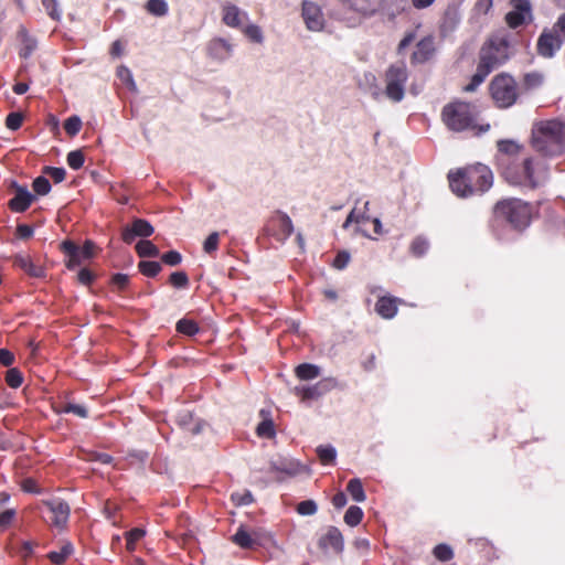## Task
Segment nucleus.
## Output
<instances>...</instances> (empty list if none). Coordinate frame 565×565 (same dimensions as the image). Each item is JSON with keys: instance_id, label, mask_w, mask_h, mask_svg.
Here are the masks:
<instances>
[{"instance_id": "1", "label": "nucleus", "mask_w": 565, "mask_h": 565, "mask_svg": "<svg viewBox=\"0 0 565 565\" xmlns=\"http://www.w3.org/2000/svg\"><path fill=\"white\" fill-rule=\"evenodd\" d=\"M500 173L510 185L535 190L546 183L550 169L542 160L525 157L521 161L504 160Z\"/></svg>"}, {"instance_id": "2", "label": "nucleus", "mask_w": 565, "mask_h": 565, "mask_svg": "<svg viewBox=\"0 0 565 565\" xmlns=\"http://www.w3.org/2000/svg\"><path fill=\"white\" fill-rule=\"evenodd\" d=\"M449 186L457 196L483 194L493 184L491 169L482 163L470 164L448 173Z\"/></svg>"}, {"instance_id": "3", "label": "nucleus", "mask_w": 565, "mask_h": 565, "mask_svg": "<svg viewBox=\"0 0 565 565\" xmlns=\"http://www.w3.org/2000/svg\"><path fill=\"white\" fill-rule=\"evenodd\" d=\"M530 145L544 158L565 153V122L559 119H544L533 124Z\"/></svg>"}, {"instance_id": "4", "label": "nucleus", "mask_w": 565, "mask_h": 565, "mask_svg": "<svg viewBox=\"0 0 565 565\" xmlns=\"http://www.w3.org/2000/svg\"><path fill=\"white\" fill-rule=\"evenodd\" d=\"M441 121L452 132L472 131L480 136L490 129L489 124H479V110L477 106L460 99L446 104L441 109Z\"/></svg>"}, {"instance_id": "5", "label": "nucleus", "mask_w": 565, "mask_h": 565, "mask_svg": "<svg viewBox=\"0 0 565 565\" xmlns=\"http://www.w3.org/2000/svg\"><path fill=\"white\" fill-rule=\"evenodd\" d=\"M534 206L519 198H504L492 207V221L507 224L516 232L525 231L532 223Z\"/></svg>"}, {"instance_id": "6", "label": "nucleus", "mask_w": 565, "mask_h": 565, "mask_svg": "<svg viewBox=\"0 0 565 565\" xmlns=\"http://www.w3.org/2000/svg\"><path fill=\"white\" fill-rule=\"evenodd\" d=\"M509 47L505 36L490 38L480 50L479 64L492 72L509 60Z\"/></svg>"}, {"instance_id": "7", "label": "nucleus", "mask_w": 565, "mask_h": 565, "mask_svg": "<svg viewBox=\"0 0 565 565\" xmlns=\"http://www.w3.org/2000/svg\"><path fill=\"white\" fill-rule=\"evenodd\" d=\"M490 95L499 108H508L515 104L519 97L515 79L507 74L495 75L489 85Z\"/></svg>"}, {"instance_id": "8", "label": "nucleus", "mask_w": 565, "mask_h": 565, "mask_svg": "<svg viewBox=\"0 0 565 565\" xmlns=\"http://www.w3.org/2000/svg\"><path fill=\"white\" fill-rule=\"evenodd\" d=\"M408 70L404 62L391 64L384 73L385 96L393 103L404 98Z\"/></svg>"}, {"instance_id": "9", "label": "nucleus", "mask_w": 565, "mask_h": 565, "mask_svg": "<svg viewBox=\"0 0 565 565\" xmlns=\"http://www.w3.org/2000/svg\"><path fill=\"white\" fill-rule=\"evenodd\" d=\"M43 520L58 530H64L67 525L71 508L68 503L60 498L44 500L41 503Z\"/></svg>"}, {"instance_id": "10", "label": "nucleus", "mask_w": 565, "mask_h": 565, "mask_svg": "<svg viewBox=\"0 0 565 565\" xmlns=\"http://www.w3.org/2000/svg\"><path fill=\"white\" fill-rule=\"evenodd\" d=\"M60 249L67 257L66 267L71 270L78 267L83 262L94 257L96 245L92 241H86L82 247L73 241H64L60 245Z\"/></svg>"}, {"instance_id": "11", "label": "nucleus", "mask_w": 565, "mask_h": 565, "mask_svg": "<svg viewBox=\"0 0 565 565\" xmlns=\"http://www.w3.org/2000/svg\"><path fill=\"white\" fill-rule=\"evenodd\" d=\"M292 232L294 224L291 218L279 210L275 211L264 225V233L280 243L288 239Z\"/></svg>"}, {"instance_id": "12", "label": "nucleus", "mask_w": 565, "mask_h": 565, "mask_svg": "<svg viewBox=\"0 0 565 565\" xmlns=\"http://www.w3.org/2000/svg\"><path fill=\"white\" fill-rule=\"evenodd\" d=\"M513 8L505 14V22L511 29H516L532 21V6L530 0H510Z\"/></svg>"}, {"instance_id": "13", "label": "nucleus", "mask_w": 565, "mask_h": 565, "mask_svg": "<svg viewBox=\"0 0 565 565\" xmlns=\"http://www.w3.org/2000/svg\"><path fill=\"white\" fill-rule=\"evenodd\" d=\"M10 189L14 191V196L8 202V207L14 213L25 212L35 201V195L17 181H11Z\"/></svg>"}, {"instance_id": "14", "label": "nucleus", "mask_w": 565, "mask_h": 565, "mask_svg": "<svg viewBox=\"0 0 565 565\" xmlns=\"http://www.w3.org/2000/svg\"><path fill=\"white\" fill-rule=\"evenodd\" d=\"M332 388L330 380L323 379L312 385H297L294 387V394L300 398L301 402L317 401Z\"/></svg>"}, {"instance_id": "15", "label": "nucleus", "mask_w": 565, "mask_h": 565, "mask_svg": "<svg viewBox=\"0 0 565 565\" xmlns=\"http://www.w3.org/2000/svg\"><path fill=\"white\" fill-rule=\"evenodd\" d=\"M563 43L564 40L559 34L545 29L537 39V53L545 58H551L562 47Z\"/></svg>"}, {"instance_id": "16", "label": "nucleus", "mask_w": 565, "mask_h": 565, "mask_svg": "<svg viewBox=\"0 0 565 565\" xmlns=\"http://www.w3.org/2000/svg\"><path fill=\"white\" fill-rule=\"evenodd\" d=\"M153 226L143 218H135L129 226L121 232V238L126 244H131L136 237H149L153 234Z\"/></svg>"}, {"instance_id": "17", "label": "nucleus", "mask_w": 565, "mask_h": 565, "mask_svg": "<svg viewBox=\"0 0 565 565\" xmlns=\"http://www.w3.org/2000/svg\"><path fill=\"white\" fill-rule=\"evenodd\" d=\"M318 546L324 552L331 550L335 554H341L344 548L341 531L335 526H328L326 533L318 540Z\"/></svg>"}, {"instance_id": "18", "label": "nucleus", "mask_w": 565, "mask_h": 565, "mask_svg": "<svg viewBox=\"0 0 565 565\" xmlns=\"http://www.w3.org/2000/svg\"><path fill=\"white\" fill-rule=\"evenodd\" d=\"M302 18L307 28L311 31H319L323 28V14L320 7L309 0L302 1Z\"/></svg>"}, {"instance_id": "19", "label": "nucleus", "mask_w": 565, "mask_h": 565, "mask_svg": "<svg viewBox=\"0 0 565 565\" xmlns=\"http://www.w3.org/2000/svg\"><path fill=\"white\" fill-rule=\"evenodd\" d=\"M435 52V38L433 35H427L416 44L411 56V63L413 65L424 64L433 58Z\"/></svg>"}, {"instance_id": "20", "label": "nucleus", "mask_w": 565, "mask_h": 565, "mask_svg": "<svg viewBox=\"0 0 565 565\" xmlns=\"http://www.w3.org/2000/svg\"><path fill=\"white\" fill-rule=\"evenodd\" d=\"M247 19V13L237 6L226 2L222 6V21L225 25L239 29L243 21Z\"/></svg>"}, {"instance_id": "21", "label": "nucleus", "mask_w": 565, "mask_h": 565, "mask_svg": "<svg viewBox=\"0 0 565 565\" xmlns=\"http://www.w3.org/2000/svg\"><path fill=\"white\" fill-rule=\"evenodd\" d=\"M499 156L498 163L500 170H502V163L504 160L509 159V161H515L516 156L522 151L523 146L518 143L514 140L510 139H501L497 142Z\"/></svg>"}, {"instance_id": "22", "label": "nucleus", "mask_w": 565, "mask_h": 565, "mask_svg": "<svg viewBox=\"0 0 565 565\" xmlns=\"http://www.w3.org/2000/svg\"><path fill=\"white\" fill-rule=\"evenodd\" d=\"M13 265L31 277L42 278L45 276V269L41 265L35 264L28 254H17L13 257Z\"/></svg>"}, {"instance_id": "23", "label": "nucleus", "mask_w": 565, "mask_h": 565, "mask_svg": "<svg viewBox=\"0 0 565 565\" xmlns=\"http://www.w3.org/2000/svg\"><path fill=\"white\" fill-rule=\"evenodd\" d=\"M398 298L392 296L380 297L375 303V311L384 319H392L397 313Z\"/></svg>"}, {"instance_id": "24", "label": "nucleus", "mask_w": 565, "mask_h": 565, "mask_svg": "<svg viewBox=\"0 0 565 565\" xmlns=\"http://www.w3.org/2000/svg\"><path fill=\"white\" fill-rule=\"evenodd\" d=\"M18 39L20 41L19 56L28 60L36 50L38 42L29 34L24 26H20L18 30Z\"/></svg>"}, {"instance_id": "25", "label": "nucleus", "mask_w": 565, "mask_h": 565, "mask_svg": "<svg viewBox=\"0 0 565 565\" xmlns=\"http://www.w3.org/2000/svg\"><path fill=\"white\" fill-rule=\"evenodd\" d=\"M270 471L282 472L288 477H295L301 472V465L296 460L282 458L270 462Z\"/></svg>"}, {"instance_id": "26", "label": "nucleus", "mask_w": 565, "mask_h": 565, "mask_svg": "<svg viewBox=\"0 0 565 565\" xmlns=\"http://www.w3.org/2000/svg\"><path fill=\"white\" fill-rule=\"evenodd\" d=\"M209 55L218 61L228 58L232 54V45L224 39H214L209 44Z\"/></svg>"}, {"instance_id": "27", "label": "nucleus", "mask_w": 565, "mask_h": 565, "mask_svg": "<svg viewBox=\"0 0 565 565\" xmlns=\"http://www.w3.org/2000/svg\"><path fill=\"white\" fill-rule=\"evenodd\" d=\"M295 375L300 381H311L320 376V367L311 363H302L295 367Z\"/></svg>"}, {"instance_id": "28", "label": "nucleus", "mask_w": 565, "mask_h": 565, "mask_svg": "<svg viewBox=\"0 0 565 565\" xmlns=\"http://www.w3.org/2000/svg\"><path fill=\"white\" fill-rule=\"evenodd\" d=\"M73 552V544L71 542H65L60 551L50 552L47 554V558L55 565H63Z\"/></svg>"}, {"instance_id": "29", "label": "nucleus", "mask_w": 565, "mask_h": 565, "mask_svg": "<svg viewBox=\"0 0 565 565\" xmlns=\"http://www.w3.org/2000/svg\"><path fill=\"white\" fill-rule=\"evenodd\" d=\"M347 491L356 502H364L366 500L362 481L359 478H353L348 482Z\"/></svg>"}, {"instance_id": "30", "label": "nucleus", "mask_w": 565, "mask_h": 565, "mask_svg": "<svg viewBox=\"0 0 565 565\" xmlns=\"http://www.w3.org/2000/svg\"><path fill=\"white\" fill-rule=\"evenodd\" d=\"M136 253L139 257H158L160 255L159 248L148 239H141L136 244Z\"/></svg>"}, {"instance_id": "31", "label": "nucleus", "mask_w": 565, "mask_h": 565, "mask_svg": "<svg viewBox=\"0 0 565 565\" xmlns=\"http://www.w3.org/2000/svg\"><path fill=\"white\" fill-rule=\"evenodd\" d=\"M175 329L179 333L189 337L195 335L200 331L199 324L194 320L188 318L180 319L177 322Z\"/></svg>"}, {"instance_id": "32", "label": "nucleus", "mask_w": 565, "mask_h": 565, "mask_svg": "<svg viewBox=\"0 0 565 565\" xmlns=\"http://www.w3.org/2000/svg\"><path fill=\"white\" fill-rule=\"evenodd\" d=\"M147 12L154 17H164L169 7L164 0H148L145 6Z\"/></svg>"}, {"instance_id": "33", "label": "nucleus", "mask_w": 565, "mask_h": 565, "mask_svg": "<svg viewBox=\"0 0 565 565\" xmlns=\"http://www.w3.org/2000/svg\"><path fill=\"white\" fill-rule=\"evenodd\" d=\"M256 434L262 438H274L276 430L271 418L265 417L256 427Z\"/></svg>"}, {"instance_id": "34", "label": "nucleus", "mask_w": 565, "mask_h": 565, "mask_svg": "<svg viewBox=\"0 0 565 565\" xmlns=\"http://www.w3.org/2000/svg\"><path fill=\"white\" fill-rule=\"evenodd\" d=\"M146 534V531L140 527H134L130 531L125 533L126 537V548L128 552H134L136 550V544L140 541Z\"/></svg>"}, {"instance_id": "35", "label": "nucleus", "mask_w": 565, "mask_h": 565, "mask_svg": "<svg viewBox=\"0 0 565 565\" xmlns=\"http://www.w3.org/2000/svg\"><path fill=\"white\" fill-rule=\"evenodd\" d=\"M232 541L242 548H252L255 544L250 534L242 526L233 535Z\"/></svg>"}, {"instance_id": "36", "label": "nucleus", "mask_w": 565, "mask_h": 565, "mask_svg": "<svg viewBox=\"0 0 565 565\" xmlns=\"http://www.w3.org/2000/svg\"><path fill=\"white\" fill-rule=\"evenodd\" d=\"M139 271L146 277H156L162 269L161 264L154 260H141L138 264Z\"/></svg>"}, {"instance_id": "37", "label": "nucleus", "mask_w": 565, "mask_h": 565, "mask_svg": "<svg viewBox=\"0 0 565 565\" xmlns=\"http://www.w3.org/2000/svg\"><path fill=\"white\" fill-rule=\"evenodd\" d=\"M363 511L358 505H351L344 513L343 520L349 526H356L363 519Z\"/></svg>"}, {"instance_id": "38", "label": "nucleus", "mask_w": 565, "mask_h": 565, "mask_svg": "<svg viewBox=\"0 0 565 565\" xmlns=\"http://www.w3.org/2000/svg\"><path fill=\"white\" fill-rule=\"evenodd\" d=\"M317 455L322 465H333L337 458V451L330 445L319 446L317 448Z\"/></svg>"}, {"instance_id": "39", "label": "nucleus", "mask_w": 565, "mask_h": 565, "mask_svg": "<svg viewBox=\"0 0 565 565\" xmlns=\"http://www.w3.org/2000/svg\"><path fill=\"white\" fill-rule=\"evenodd\" d=\"M6 383L11 388H19L23 383V374L18 367H11L6 373Z\"/></svg>"}, {"instance_id": "40", "label": "nucleus", "mask_w": 565, "mask_h": 565, "mask_svg": "<svg viewBox=\"0 0 565 565\" xmlns=\"http://www.w3.org/2000/svg\"><path fill=\"white\" fill-rule=\"evenodd\" d=\"M428 247V242L424 237L417 236L413 239L409 246V250L415 257H422L423 255L426 254Z\"/></svg>"}, {"instance_id": "41", "label": "nucleus", "mask_w": 565, "mask_h": 565, "mask_svg": "<svg viewBox=\"0 0 565 565\" xmlns=\"http://www.w3.org/2000/svg\"><path fill=\"white\" fill-rule=\"evenodd\" d=\"M434 556L440 562H448L454 557V551L448 544H438L433 550Z\"/></svg>"}, {"instance_id": "42", "label": "nucleus", "mask_w": 565, "mask_h": 565, "mask_svg": "<svg viewBox=\"0 0 565 565\" xmlns=\"http://www.w3.org/2000/svg\"><path fill=\"white\" fill-rule=\"evenodd\" d=\"M67 164L73 170H78L84 166L85 156L82 150H73L66 157Z\"/></svg>"}, {"instance_id": "43", "label": "nucleus", "mask_w": 565, "mask_h": 565, "mask_svg": "<svg viewBox=\"0 0 565 565\" xmlns=\"http://www.w3.org/2000/svg\"><path fill=\"white\" fill-rule=\"evenodd\" d=\"M41 2L45 9V12L52 20H61L62 11L60 10L57 0H41Z\"/></svg>"}, {"instance_id": "44", "label": "nucleus", "mask_w": 565, "mask_h": 565, "mask_svg": "<svg viewBox=\"0 0 565 565\" xmlns=\"http://www.w3.org/2000/svg\"><path fill=\"white\" fill-rule=\"evenodd\" d=\"M32 188L35 194L46 195L51 191V183L49 179H46L43 175H40L33 180Z\"/></svg>"}, {"instance_id": "45", "label": "nucleus", "mask_w": 565, "mask_h": 565, "mask_svg": "<svg viewBox=\"0 0 565 565\" xmlns=\"http://www.w3.org/2000/svg\"><path fill=\"white\" fill-rule=\"evenodd\" d=\"M169 284L179 289L186 288L189 286V277L185 271H174L169 277Z\"/></svg>"}, {"instance_id": "46", "label": "nucleus", "mask_w": 565, "mask_h": 565, "mask_svg": "<svg viewBox=\"0 0 565 565\" xmlns=\"http://www.w3.org/2000/svg\"><path fill=\"white\" fill-rule=\"evenodd\" d=\"M81 128H82V120L76 115L68 117L64 121V129H65L66 134L71 137L76 136L79 132Z\"/></svg>"}, {"instance_id": "47", "label": "nucleus", "mask_w": 565, "mask_h": 565, "mask_svg": "<svg viewBox=\"0 0 565 565\" xmlns=\"http://www.w3.org/2000/svg\"><path fill=\"white\" fill-rule=\"evenodd\" d=\"M543 75L539 72L526 73L523 77V84L527 89H533L542 85Z\"/></svg>"}, {"instance_id": "48", "label": "nucleus", "mask_w": 565, "mask_h": 565, "mask_svg": "<svg viewBox=\"0 0 565 565\" xmlns=\"http://www.w3.org/2000/svg\"><path fill=\"white\" fill-rule=\"evenodd\" d=\"M369 221H371V217L365 212L356 213L355 209H353L347 216L342 227L348 228L351 223L362 224Z\"/></svg>"}, {"instance_id": "49", "label": "nucleus", "mask_w": 565, "mask_h": 565, "mask_svg": "<svg viewBox=\"0 0 565 565\" xmlns=\"http://www.w3.org/2000/svg\"><path fill=\"white\" fill-rule=\"evenodd\" d=\"M318 510L317 503L313 500H303L297 504L296 511L300 515H313Z\"/></svg>"}, {"instance_id": "50", "label": "nucleus", "mask_w": 565, "mask_h": 565, "mask_svg": "<svg viewBox=\"0 0 565 565\" xmlns=\"http://www.w3.org/2000/svg\"><path fill=\"white\" fill-rule=\"evenodd\" d=\"M220 243V234L217 232H212L203 244V249L206 254H213L217 250Z\"/></svg>"}, {"instance_id": "51", "label": "nucleus", "mask_w": 565, "mask_h": 565, "mask_svg": "<svg viewBox=\"0 0 565 565\" xmlns=\"http://www.w3.org/2000/svg\"><path fill=\"white\" fill-rule=\"evenodd\" d=\"M110 284L117 288L118 291H125L129 286V276L117 273L111 276Z\"/></svg>"}, {"instance_id": "52", "label": "nucleus", "mask_w": 565, "mask_h": 565, "mask_svg": "<svg viewBox=\"0 0 565 565\" xmlns=\"http://www.w3.org/2000/svg\"><path fill=\"white\" fill-rule=\"evenodd\" d=\"M457 19L455 14L447 12L444 17L443 22L440 23L439 30L443 35H446L448 32H451L457 25Z\"/></svg>"}, {"instance_id": "53", "label": "nucleus", "mask_w": 565, "mask_h": 565, "mask_svg": "<svg viewBox=\"0 0 565 565\" xmlns=\"http://www.w3.org/2000/svg\"><path fill=\"white\" fill-rule=\"evenodd\" d=\"M244 34L253 42L260 43L263 41V33L258 25L249 24L243 29Z\"/></svg>"}, {"instance_id": "54", "label": "nucleus", "mask_w": 565, "mask_h": 565, "mask_svg": "<svg viewBox=\"0 0 565 565\" xmlns=\"http://www.w3.org/2000/svg\"><path fill=\"white\" fill-rule=\"evenodd\" d=\"M61 412L66 413V414L72 413L81 418H86L88 416V412H87L86 407H84L83 405H77V404H72V403H67V404L63 405Z\"/></svg>"}, {"instance_id": "55", "label": "nucleus", "mask_w": 565, "mask_h": 565, "mask_svg": "<svg viewBox=\"0 0 565 565\" xmlns=\"http://www.w3.org/2000/svg\"><path fill=\"white\" fill-rule=\"evenodd\" d=\"M43 172L50 175L55 183H61L65 180L66 171L64 168L45 167Z\"/></svg>"}, {"instance_id": "56", "label": "nucleus", "mask_w": 565, "mask_h": 565, "mask_svg": "<svg viewBox=\"0 0 565 565\" xmlns=\"http://www.w3.org/2000/svg\"><path fill=\"white\" fill-rule=\"evenodd\" d=\"M23 122V115L21 113H10L6 118V126L10 130H18Z\"/></svg>"}, {"instance_id": "57", "label": "nucleus", "mask_w": 565, "mask_h": 565, "mask_svg": "<svg viewBox=\"0 0 565 565\" xmlns=\"http://www.w3.org/2000/svg\"><path fill=\"white\" fill-rule=\"evenodd\" d=\"M15 516H17L15 509H7V510L2 511L0 513V527L1 529L9 527L12 524Z\"/></svg>"}, {"instance_id": "58", "label": "nucleus", "mask_w": 565, "mask_h": 565, "mask_svg": "<svg viewBox=\"0 0 565 565\" xmlns=\"http://www.w3.org/2000/svg\"><path fill=\"white\" fill-rule=\"evenodd\" d=\"M161 260L169 266H177L181 263L182 256L177 250H169L161 256Z\"/></svg>"}, {"instance_id": "59", "label": "nucleus", "mask_w": 565, "mask_h": 565, "mask_svg": "<svg viewBox=\"0 0 565 565\" xmlns=\"http://www.w3.org/2000/svg\"><path fill=\"white\" fill-rule=\"evenodd\" d=\"M350 262V254L345 250H341L337 254L333 260V267L337 269H343Z\"/></svg>"}, {"instance_id": "60", "label": "nucleus", "mask_w": 565, "mask_h": 565, "mask_svg": "<svg viewBox=\"0 0 565 565\" xmlns=\"http://www.w3.org/2000/svg\"><path fill=\"white\" fill-rule=\"evenodd\" d=\"M232 500L236 502L238 505H247L254 501L253 494L249 491H245L244 493H234L232 494Z\"/></svg>"}, {"instance_id": "61", "label": "nucleus", "mask_w": 565, "mask_h": 565, "mask_svg": "<svg viewBox=\"0 0 565 565\" xmlns=\"http://www.w3.org/2000/svg\"><path fill=\"white\" fill-rule=\"evenodd\" d=\"M77 280L84 286H89L95 280V275L89 269L82 268L77 274Z\"/></svg>"}, {"instance_id": "62", "label": "nucleus", "mask_w": 565, "mask_h": 565, "mask_svg": "<svg viewBox=\"0 0 565 565\" xmlns=\"http://www.w3.org/2000/svg\"><path fill=\"white\" fill-rule=\"evenodd\" d=\"M34 230L28 224H19L17 226V236L21 239H29L33 236Z\"/></svg>"}, {"instance_id": "63", "label": "nucleus", "mask_w": 565, "mask_h": 565, "mask_svg": "<svg viewBox=\"0 0 565 565\" xmlns=\"http://www.w3.org/2000/svg\"><path fill=\"white\" fill-rule=\"evenodd\" d=\"M490 73V71L482 67V65L478 63L477 72L472 75L471 81L475 82L477 85H480L481 83L484 82V79Z\"/></svg>"}, {"instance_id": "64", "label": "nucleus", "mask_w": 565, "mask_h": 565, "mask_svg": "<svg viewBox=\"0 0 565 565\" xmlns=\"http://www.w3.org/2000/svg\"><path fill=\"white\" fill-rule=\"evenodd\" d=\"M550 30L555 32V34H559L563 40H565V12L558 17L557 21Z\"/></svg>"}]
</instances>
